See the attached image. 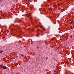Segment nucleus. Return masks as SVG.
<instances>
[{
	"label": "nucleus",
	"mask_w": 74,
	"mask_h": 74,
	"mask_svg": "<svg viewBox=\"0 0 74 74\" xmlns=\"http://www.w3.org/2000/svg\"><path fill=\"white\" fill-rule=\"evenodd\" d=\"M65 74H67V73H65Z\"/></svg>",
	"instance_id": "nucleus-17"
},
{
	"label": "nucleus",
	"mask_w": 74,
	"mask_h": 74,
	"mask_svg": "<svg viewBox=\"0 0 74 74\" xmlns=\"http://www.w3.org/2000/svg\"><path fill=\"white\" fill-rule=\"evenodd\" d=\"M4 1V0H0V3H1V2H2Z\"/></svg>",
	"instance_id": "nucleus-7"
},
{
	"label": "nucleus",
	"mask_w": 74,
	"mask_h": 74,
	"mask_svg": "<svg viewBox=\"0 0 74 74\" xmlns=\"http://www.w3.org/2000/svg\"><path fill=\"white\" fill-rule=\"evenodd\" d=\"M3 66L2 65H0V68H3Z\"/></svg>",
	"instance_id": "nucleus-6"
},
{
	"label": "nucleus",
	"mask_w": 74,
	"mask_h": 74,
	"mask_svg": "<svg viewBox=\"0 0 74 74\" xmlns=\"http://www.w3.org/2000/svg\"><path fill=\"white\" fill-rule=\"evenodd\" d=\"M37 30H38V31L39 30V29H37Z\"/></svg>",
	"instance_id": "nucleus-18"
},
{
	"label": "nucleus",
	"mask_w": 74,
	"mask_h": 74,
	"mask_svg": "<svg viewBox=\"0 0 74 74\" xmlns=\"http://www.w3.org/2000/svg\"><path fill=\"white\" fill-rule=\"evenodd\" d=\"M3 51L0 50V53H2Z\"/></svg>",
	"instance_id": "nucleus-8"
},
{
	"label": "nucleus",
	"mask_w": 74,
	"mask_h": 74,
	"mask_svg": "<svg viewBox=\"0 0 74 74\" xmlns=\"http://www.w3.org/2000/svg\"><path fill=\"white\" fill-rule=\"evenodd\" d=\"M47 1L49 2H51V0H47Z\"/></svg>",
	"instance_id": "nucleus-9"
},
{
	"label": "nucleus",
	"mask_w": 74,
	"mask_h": 74,
	"mask_svg": "<svg viewBox=\"0 0 74 74\" xmlns=\"http://www.w3.org/2000/svg\"><path fill=\"white\" fill-rule=\"evenodd\" d=\"M32 15V14H28L27 15H26V16H27L28 17H29V16H31Z\"/></svg>",
	"instance_id": "nucleus-1"
},
{
	"label": "nucleus",
	"mask_w": 74,
	"mask_h": 74,
	"mask_svg": "<svg viewBox=\"0 0 74 74\" xmlns=\"http://www.w3.org/2000/svg\"><path fill=\"white\" fill-rule=\"evenodd\" d=\"M53 72H55V70H53Z\"/></svg>",
	"instance_id": "nucleus-15"
},
{
	"label": "nucleus",
	"mask_w": 74,
	"mask_h": 74,
	"mask_svg": "<svg viewBox=\"0 0 74 74\" xmlns=\"http://www.w3.org/2000/svg\"><path fill=\"white\" fill-rule=\"evenodd\" d=\"M6 68H7L6 67V66H4L3 67V69H4V70H5V69H6Z\"/></svg>",
	"instance_id": "nucleus-2"
},
{
	"label": "nucleus",
	"mask_w": 74,
	"mask_h": 74,
	"mask_svg": "<svg viewBox=\"0 0 74 74\" xmlns=\"http://www.w3.org/2000/svg\"><path fill=\"white\" fill-rule=\"evenodd\" d=\"M32 18H31V20L32 21Z\"/></svg>",
	"instance_id": "nucleus-16"
},
{
	"label": "nucleus",
	"mask_w": 74,
	"mask_h": 74,
	"mask_svg": "<svg viewBox=\"0 0 74 74\" xmlns=\"http://www.w3.org/2000/svg\"><path fill=\"white\" fill-rule=\"evenodd\" d=\"M32 24H33V23H34L32 21Z\"/></svg>",
	"instance_id": "nucleus-14"
},
{
	"label": "nucleus",
	"mask_w": 74,
	"mask_h": 74,
	"mask_svg": "<svg viewBox=\"0 0 74 74\" xmlns=\"http://www.w3.org/2000/svg\"><path fill=\"white\" fill-rule=\"evenodd\" d=\"M64 36H65V35L64 34L62 35L61 37L63 38V37H64Z\"/></svg>",
	"instance_id": "nucleus-4"
},
{
	"label": "nucleus",
	"mask_w": 74,
	"mask_h": 74,
	"mask_svg": "<svg viewBox=\"0 0 74 74\" xmlns=\"http://www.w3.org/2000/svg\"><path fill=\"white\" fill-rule=\"evenodd\" d=\"M51 40H54V38H52Z\"/></svg>",
	"instance_id": "nucleus-13"
},
{
	"label": "nucleus",
	"mask_w": 74,
	"mask_h": 74,
	"mask_svg": "<svg viewBox=\"0 0 74 74\" xmlns=\"http://www.w3.org/2000/svg\"><path fill=\"white\" fill-rule=\"evenodd\" d=\"M30 28H28L27 29V30H30Z\"/></svg>",
	"instance_id": "nucleus-12"
},
{
	"label": "nucleus",
	"mask_w": 74,
	"mask_h": 74,
	"mask_svg": "<svg viewBox=\"0 0 74 74\" xmlns=\"http://www.w3.org/2000/svg\"><path fill=\"white\" fill-rule=\"evenodd\" d=\"M16 21H17V19L15 20L14 21V23H15V22H16Z\"/></svg>",
	"instance_id": "nucleus-5"
},
{
	"label": "nucleus",
	"mask_w": 74,
	"mask_h": 74,
	"mask_svg": "<svg viewBox=\"0 0 74 74\" xmlns=\"http://www.w3.org/2000/svg\"><path fill=\"white\" fill-rule=\"evenodd\" d=\"M32 29V32H33V31H34V29Z\"/></svg>",
	"instance_id": "nucleus-11"
},
{
	"label": "nucleus",
	"mask_w": 74,
	"mask_h": 74,
	"mask_svg": "<svg viewBox=\"0 0 74 74\" xmlns=\"http://www.w3.org/2000/svg\"><path fill=\"white\" fill-rule=\"evenodd\" d=\"M28 2H29V3H30V2H31V1H30V0H28Z\"/></svg>",
	"instance_id": "nucleus-10"
},
{
	"label": "nucleus",
	"mask_w": 74,
	"mask_h": 74,
	"mask_svg": "<svg viewBox=\"0 0 74 74\" xmlns=\"http://www.w3.org/2000/svg\"><path fill=\"white\" fill-rule=\"evenodd\" d=\"M73 23H74V21H72L70 23V24H71H71H72Z\"/></svg>",
	"instance_id": "nucleus-3"
}]
</instances>
